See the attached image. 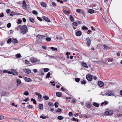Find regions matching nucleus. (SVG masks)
I'll return each instance as SVG.
<instances>
[{
    "instance_id": "11",
    "label": "nucleus",
    "mask_w": 122,
    "mask_h": 122,
    "mask_svg": "<svg viewBox=\"0 0 122 122\" xmlns=\"http://www.w3.org/2000/svg\"><path fill=\"white\" fill-rule=\"evenodd\" d=\"M91 116L90 114H89L87 113H86L84 114L83 116V117L85 118H89L91 117Z\"/></svg>"
},
{
    "instance_id": "54",
    "label": "nucleus",
    "mask_w": 122,
    "mask_h": 122,
    "mask_svg": "<svg viewBox=\"0 0 122 122\" xmlns=\"http://www.w3.org/2000/svg\"><path fill=\"white\" fill-rule=\"evenodd\" d=\"M73 25L75 26H77V23L75 22H74L73 23H72Z\"/></svg>"
},
{
    "instance_id": "2",
    "label": "nucleus",
    "mask_w": 122,
    "mask_h": 122,
    "mask_svg": "<svg viewBox=\"0 0 122 122\" xmlns=\"http://www.w3.org/2000/svg\"><path fill=\"white\" fill-rule=\"evenodd\" d=\"M106 95L109 96H114V92L112 91L109 90L106 92Z\"/></svg>"
},
{
    "instance_id": "25",
    "label": "nucleus",
    "mask_w": 122,
    "mask_h": 122,
    "mask_svg": "<svg viewBox=\"0 0 122 122\" xmlns=\"http://www.w3.org/2000/svg\"><path fill=\"white\" fill-rule=\"evenodd\" d=\"M63 11V12L66 14H69L70 13L68 11L66 10H64Z\"/></svg>"
},
{
    "instance_id": "53",
    "label": "nucleus",
    "mask_w": 122,
    "mask_h": 122,
    "mask_svg": "<svg viewBox=\"0 0 122 122\" xmlns=\"http://www.w3.org/2000/svg\"><path fill=\"white\" fill-rule=\"evenodd\" d=\"M91 105L90 103L88 104H87L86 107L87 108L90 107H91Z\"/></svg>"
},
{
    "instance_id": "58",
    "label": "nucleus",
    "mask_w": 122,
    "mask_h": 122,
    "mask_svg": "<svg viewBox=\"0 0 122 122\" xmlns=\"http://www.w3.org/2000/svg\"><path fill=\"white\" fill-rule=\"evenodd\" d=\"M4 116L2 115H0V120H2L4 119Z\"/></svg>"
},
{
    "instance_id": "3",
    "label": "nucleus",
    "mask_w": 122,
    "mask_h": 122,
    "mask_svg": "<svg viewBox=\"0 0 122 122\" xmlns=\"http://www.w3.org/2000/svg\"><path fill=\"white\" fill-rule=\"evenodd\" d=\"M30 61L32 63H36L38 61V59L36 58L32 57L30 58Z\"/></svg>"
},
{
    "instance_id": "1",
    "label": "nucleus",
    "mask_w": 122,
    "mask_h": 122,
    "mask_svg": "<svg viewBox=\"0 0 122 122\" xmlns=\"http://www.w3.org/2000/svg\"><path fill=\"white\" fill-rule=\"evenodd\" d=\"M18 27L21 30L20 32L23 35L26 34L28 32V29L26 25H19Z\"/></svg>"
},
{
    "instance_id": "59",
    "label": "nucleus",
    "mask_w": 122,
    "mask_h": 122,
    "mask_svg": "<svg viewBox=\"0 0 122 122\" xmlns=\"http://www.w3.org/2000/svg\"><path fill=\"white\" fill-rule=\"evenodd\" d=\"M52 5L54 7L56 6V4L55 2H53L52 3Z\"/></svg>"
},
{
    "instance_id": "21",
    "label": "nucleus",
    "mask_w": 122,
    "mask_h": 122,
    "mask_svg": "<svg viewBox=\"0 0 122 122\" xmlns=\"http://www.w3.org/2000/svg\"><path fill=\"white\" fill-rule=\"evenodd\" d=\"M41 5L43 7H45L46 6V4L44 2H42L41 4Z\"/></svg>"
},
{
    "instance_id": "5",
    "label": "nucleus",
    "mask_w": 122,
    "mask_h": 122,
    "mask_svg": "<svg viewBox=\"0 0 122 122\" xmlns=\"http://www.w3.org/2000/svg\"><path fill=\"white\" fill-rule=\"evenodd\" d=\"M92 75L88 74L86 76V78L88 81H91L92 80Z\"/></svg>"
},
{
    "instance_id": "35",
    "label": "nucleus",
    "mask_w": 122,
    "mask_h": 122,
    "mask_svg": "<svg viewBox=\"0 0 122 122\" xmlns=\"http://www.w3.org/2000/svg\"><path fill=\"white\" fill-rule=\"evenodd\" d=\"M80 80V79L78 78H76L75 79V81L77 82H79V81Z\"/></svg>"
},
{
    "instance_id": "47",
    "label": "nucleus",
    "mask_w": 122,
    "mask_h": 122,
    "mask_svg": "<svg viewBox=\"0 0 122 122\" xmlns=\"http://www.w3.org/2000/svg\"><path fill=\"white\" fill-rule=\"evenodd\" d=\"M11 26V24L10 23H9L7 25V27L8 28H9Z\"/></svg>"
},
{
    "instance_id": "29",
    "label": "nucleus",
    "mask_w": 122,
    "mask_h": 122,
    "mask_svg": "<svg viewBox=\"0 0 122 122\" xmlns=\"http://www.w3.org/2000/svg\"><path fill=\"white\" fill-rule=\"evenodd\" d=\"M38 98L39 100L41 101H42L43 100L42 97L41 95V94L40 95L38 96Z\"/></svg>"
},
{
    "instance_id": "12",
    "label": "nucleus",
    "mask_w": 122,
    "mask_h": 122,
    "mask_svg": "<svg viewBox=\"0 0 122 122\" xmlns=\"http://www.w3.org/2000/svg\"><path fill=\"white\" fill-rule=\"evenodd\" d=\"M24 72L27 74H29L31 73V71L30 70H29L26 69H24Z\"/></svg>"
},
{
    "instance_id": "23",
    "label": "nucleus",
    "mask_w": 122,
    "mask_h": 122,
    "mask_svg": "<svg viewBox=\"0 0 122 122\" xmlns=\"http://www.w3.org/2000/svg\"><path fill=\"white\" fill-rule=\"evenodd\" d=\"M39 108L41 110H42L43 108V105L41 104H39Z\"/></svg>"
},
{
    "instance_id": "19",
    "label": "nucleus",
    "mask_w": 122,
    "mask_h": 122,
    "mask_svg": "<svg viewBox=\"0 0 122 122\" xmlns=\"http://www.w3.org/2000/svg\"><path fill=\"white\" fill-rule=\"evenodd\" d=\"M43 98L45 100H47L49 99V97L47 96H44L43 97Z\"/></svg>"
},
{
    "instance_id": "43",
    "label": "nucleus",
    "mask_w": 122,
    "mask_h": 122,
    "mask_svg": "<svg viewBox=\"0 0 122 122\" xmlns=\"http://www.w3.org/2000/svg\"><path fill=\"white\" fill-rule=\"evenodd\" d=\"M46 40L48 42H49L51 41V38L50 37H46Z\"/></svg>"
},
{
    "instance_id": "61",
    "label": "nucleus",
    "mask_w": 122,
    "mask_h": 122,
    "mask_svg": "<svg viewBox=\"0 0 122 122\" xmlns=\"http://www.w3.org/2000/svg\"><path fill=\"white\" fill-rule=\"evenodd\" d=\"M4 16V14L3 13H1L0 15V17H2Z\"/></svg>"
},
{
    "instance_id": "24",
    "label": "nucleus",
    "mask_w": 122,
    "mask_h": 122,
    "mask_svg": "<svg viewBox=\"0 0 122 122\" xmlns=\"http://www.w3.org/2000/svg\"><path fill=\"white\" fill-rule=\"evenodd\" d=\"M23 7H27V5L26 4L25 1L24 0L23 2Z\"/></svg>"
},
{
    "instance_id": "15",
    "label": "nucleus",
    "mask_w": 122,
    "mask_h": 122,
    "mask_svg": "<svg viewBox=\"0 0 122 122\" xmlns=\"http://www.w3.org/2000/svg\"><path fill=\"white\" fill-rule=\"evenodd\" d=\"M43 18L44 20L48 22L50 21V20L47 17L45 16H43Z\"/></svg>"
},
{
    "instance_id": "63",
    "label": "nucleus",
    "mask_w": 122,
    "mask_h": 122,
    "mask_svg": "<svg viewBox=\"0 0 122 122\" xmlns=\"http://www.w3.org/2000/svg\"><path fill=\"white\" fill-rule=\"evenodd\" d=\"M29 100V99L28 98H27L26 99H25V100H24V101H25V102H27Z\"/></svg>"
},
{
    "instance_id": "36",
    "label": "nucleus",
    "mask_w": 122,
    "mask_h": 122,
    "mask_svg": "<svg viewBox=\"0 0 122 122\" xmlns=\"http://www.w3.org/2000/svg\"><path fill=\"white\" fill-rule=\"evenodd\" d=\"M82 29L83 30H88V28L87 27L85 26H83L82 27Z\"/></svg>"
},
{
    "instance_id": "57",
    "label": "nucleus",
    "mask_w": 122,
    "mask_h": 122,
    "mask_svg": "<svg viewBox=\"0 0 122 122\" xmlns=\"http://www.w3.org/2000/svg\"><path fill=\"white\" fill-rule=\"evenodd\" d=\"M22 22V21L21 20H20V19H19L18 20L17 23L18 24H20L21 23V22Z\"/></svg>"
},
{
    "instance_id": "56",
    "label": "nucleus",
    "mask_w": 122,
    "mask_h": 122,
    "mask_svg": "<svg viewBox=\"0 0 122 122\" xmlns=\"http://www.w3.org/2000/svg\"><path fill=\"white\" fill-rule=\"evenodd\" d=\"M25 62L26 64H29L30 63V62L27 60H25Z\"/></svg>"
},
{
    "instance_id": "7",
    "label": "nucleus",
    "mask_w": 122,
    "mask_h": 122,
    "mask_svg": "<svg viewBox=\"0 0 122 122\" xmlns=\"http://www.w3.org/2000/svg\"><path fill=\"white\" fill-rule=\"evenodd\" d=\"M86 44L88 46H90L91 42V40L88 37L86 38Z\"/></svg>"
},
{
    "instance_id": "40",
    "label": "nucleus",
    "mask_w": 122,
    "mask_h": 122,
    "mask_svg": "<svg viewBox=\"0 0 122 122\" xmlns=\"http://www.w3.org/2000/svg\"><path fill=\"white\" fill-rule=\"evenodd\" d=\"M49 70V69L48 68H44V71L45 72H48Z\"/></svg>"
},
{
    "instance_id": "48",
    "label": "nucleus",
    "mask_w": 122,
    "mask_h": 122,
    "mask_svg": "<svg viewBox=\"0 0 122 122\" xmlns=\"http://www.w3.org/2000/svg\"><path fill=\"white\" fill-rule=\"evenodd\" d=\"M81 83L82 84H86V82L85 80H83L81 81Z\"/></svg>"
},
{
    "instance_id": "55",
    "label": "nucleus",
    "mask_w": 122,
    "mask_h": 122,
    "mask_svg": "<svg viewBox=\"0 0 122 122\" xmlns=\"http://www.w3.org/2000/svg\"><path fill=\"white\" fill-rule=\"evenodd\" d=\"M37 18L38 20L41 21H42V19L40 17H37Z\"/></svg>"
},
{
    "instance_id": "49",
    "label": "nucleus",
    "mask_w": 122,
    "mask_h": 122,
    "mask_svg": "<svg viewBox=\"0 0 122 122\" xmlns=\"http://www.w3.org/2000/svg\"><path fill=\"white\" fill-rule=\"evenodd\" d=\"M48 105L50 106H54V105L51 102H49L48 103Z\"/></svg>"
},
{
    "instance_id": "17",
    "label": "nucleus",
    "mask_w": 122,
    "mask_h": 122,
    "mask_svg": "<svg viewBox=\"0 0 122 122\" xmlns=\"http://www.w3.org/2000/svg\"><path fill=\"white\" fill-rule=\"evenodd\" d=\"M25 81L27 82H30L31 81V79L27 77H25Z\"/></svg>"
},
{
    "instance_id": "38",
    "label": "nucleus",
    "mask_w": 122,
    "mask_h": 122,
    "mask_svg": "<svg viewBox=\"0 0 122 122\" xmlns=\"http://www.w3.org/2000/svg\"><path fill=\"white\" fill-rule=\"evenodd\" d=\"M26 96H28L29 95V93L27 91H26L25 92L23 93Z\"/></svg>"
},
{
    "instance_id": "27",
    "label": "nucleus",
    "mask_w": 122,
    "mask_h": 122,
    "mask_svg": "<svg viewBox=\"0 0 122 122\" xmlns=\"http://www.w3.org/2000/svg\"><path fill=\"white\" fill-rule=\"evenodd\" d=\"M70 20H71V22H73L74 21V19L73 17L72 16V15H71L70 16Z\"/></svg>"
},
{
    "instance_id": "37",
    "label": "nucleus",
    "mask_w": 122,
    "mask_h": 122,
    "mask_svg": "<svg viewBox=\"0 0 122 122\" xmlns=\"http://www.w3.org/2000/svg\"><path fill=\"white\" fill-rule=\"evenodd\" d=\"M27 107L29 108H33V106L31 105H28Z\"/></svg>"
},
{
    "instance_id": "41",
    "label": "nucleus",
    "mask_w": 122,
    "mask_h": 122,
    "mask_svg": "<svg viewBox=\"0 0 122 122\" xmlns=\"http://www.w3.org/2000/svg\"><path fill=\"white\" fill-rule=\"evenodd\" d=\"M81 10V9H76V11L78 13H80Z\"/></svg>"
},
{
    "instance_id": "62",
    "label": "nucleus",
    "mask_w": 122,
    "mask_h": 122,
    "mask_svg": "<svg viewBox=\"0 0 122 122\" xmlns=\"http://www.w3.org/2000/svg\"><path fill=\"white\" fill-rule=\"evenodd\" d=\"M35 94L36 95L38 96H39L41 94L40 93L37 92H35Z\"/></svg>"
},
{
    "instance_id": "64",
    "label": "nucleus",
    "mask_w": 122,
    "mask_h": 122,
    "mask_svg": "<svg viewBox=\"0 0 122 122\" xmlns=\"http://www.w3.org/2000/svg\"><path fill=\"white\" fill-rule=\"evenodd\" d=\"M76 100L75 99H73V100L72 102L73 103H74L76 102Z\"/></svg>"
},
{
    "instance_id": "51",
    "label": "nucleus",
    "mask_w": 122,
    "mask_h": 122,
    "mask_svg": "<svg viewBox=\"0 0 122 122\" xmlns=\"http://www.w3.org/2000/svg\"><path fill=\"white\" fill-rule=\"evenodd\" d=\"M80 13L82 14L83 15H85L84 11L83 10H81Z\"/></svg>"
},
{
    "instance_id": "16",
    "label": "nucleus",
    "mask_w": 122,
    "mask_h": 122,
    "mask_svg": "<svg viewBox=\"0 0 122 122\" xmlns=\"http://www.w3.org/2000/svg\"><path fill=\"white\" fill-rule=\"evenodd\" d=\"M94 12V10L93 9H90L88 10V12L92 14Z\"/></svg>"
},
{
    "instance_id": "28",
    "label": "nucleus",
    "mask_w": 122,
    "mask_h": 122,
    "mask_svg": "<svg viewBox=\"0 0 122 122\" xmlns=\"http://www.w3.org/2000/svg\"><path fill=\"white\" fill-rule=\"evenodd\" d=\"M64 118V117L61 116H59L57 117V118L60 120H62Z\"/></svg>"
},
{
    "instance_id": "32",
    "label": "nucleus",
    "mask_w": 122,
    "mask_h": 122,
    "mask_svg": "<svg viewBox=\"0 0 122 122\" xmlns=\"http://www.w3.org/2000/svg\"><path fill=\"white\" fill-rule=\"evenodd\" d=\"M29 21L30 22H31L32 23H34V19L32 18H31L30 19Z\"/></svg>"
},
{
    "instance_id": "6",
    "label": "nucleus",
    "mask_w": 122,
    "mask_h": 122,
    "mask_svg": "<svg viewBox=\"0 0 122 122\" xmlns=\"http://www.w3.org/2000/svg\"><path fill=\"white\" fill-rule=\"evenodd\" d=\"M36 37L40 40L45 39L46 37L45 36L39 34L37 35Z\"/></svg>"
},
{
    "instance_id": "50",
    "label": "nucleus",
    "mask_w": 122,
    "mask_h": 122,
    "mask_svg": "<svg viewBox=\"0 0 122 122\" xmlns=\"http://www.w3.org/2000/svg\"><path fill=\"white\" fill-rule=\"evenodd\" d=\"M32 13L35 15H36L38 14L36 10H33L32 11Z\"/></svg>"
},
{
    "instance_id": "20",
    "label": "nucleus",
    "mask_w": 122,
    "mask_h": 122,
    "mask_svg": "<svg viewBox=\"0 0 122 122\" xmlns=\"http://www.w3.org/2000/svg\"><path fill=\"white\" fill-rule=\"evenodd\" d=\"M93 105L94 106L96 107H98L99 106V104L95 102H94L93 103Z\"/></svg>"
},
{
    "instance_id": "46",
    "label": "nucleus",
    "mask_w": 122,
    "mask_h": 122,
    "mask_svg": "<svg viewBox=\"0 0 122 122\" xmlns=\"http://www.w3.org/2000/svg\"><path fill=\"white\" fill-rule=\"evenodd\" d=\"M51 74V73L50 72H48L47 75L46 77V78H49V77L50 76Z\"/></svg>"
},
{
    "instance_id": "42",
    "label": "nucleus",
    "mask_w": 122,
    "mask_h": 122,
    "mask_svg": "<svg viewBox=\"0 0 122 122\" xmlns=\"http://www.w3.org/2000/svg\"><path fill=\"white\" fill-rule=\"evenodd\" d=\"M61 111L62 110L61 109L58 108L56 110V112H59L61 113Z\"/></svg>"
},
{
    "instance_id": "26",
    "label": "nucleus",
    "mask_w": 122,
    "mask_h": 122,
    "mask_svg": "<svg viewBox=\"0 0 122 122\" xmlns=\"http://www.w3.org/2000/svg\"><path fill=\"white\" fill-rule=\"evenodd\" d=\"M12 42L14 44L15 43H17L18 42L17 40L16 39H14L12 40Z\"/></svg>"
},
{
    "instance_id": "44",
    "label": "nucleus",
    "mask_w": 122,
    "mask_h": 122,
    "mask_svg": "<svg viewBox=\"0 0 122 122\" xmlns=\"http://www.w3.org/2000/svg\"><path fill=\"white\" fill-rule=\"evenodd\" d=\"M10 10L9 9H7L6 10V12L8 14L10 13Z\"/></svg>"
},
{
    "instance_id": "22",
    "label": "nucleus",
    "mask_w": 122,
    "mask_h": 122,
    "mask_svg": "<svg viewBox=\"0 0 122 122\" xmlns=\"http://www.w3.org/2000/svg\"><path fill=\"white\" fill-rule=\"evenodd\" d=\"M56 95L57 97H61V93L59 92H57L56 93Z\"/></svg>"
},
{
    "instance_id": "34",
    "label": "nucleus",
    "mask_w": 122,
    "mask_h": 122,
    "mask_svg": "<svg viewBox=\"0 0 122 122\" xmlns=\"http://www.w3.org/2000/svg\"><path fill=\"white\" fill-rule=\"evenodd\" d=\"M54 106L55 107L57 108L58 107V103L57 102H55L54 104Z\"/></svg>"
},
{
    "instance_id": "13",
    "label": "nucleus",
    "mask_w": 122,
    "mask_h": 122,
    "mask_svg": "<svg viewBox=\"0 0 122 122\" xmlns=\"http://www.w3.org/2000/svg\"><path fill=\"white\" fill-rule=\"evenodd\" d=\"M82 33L81 31H77L76 33V35L77 36H80L81 35Z\"/></svg>"
},
{
    "instance_id": "18",
    "label": "nucleus",
    "mask_w": 122,
    "mask_h": 122,
    "mask_svg": "<svg viewBox=\"0 0 122 122\" xmlns=\"http://www.w3.org/2000/svg\"><path fill=\"white\" fill-rule=\"evenodd\" d=\"M82 65L84 67H86L87 68H88V66H87L86 64L85 63L82 62Z\"/></svg>"
},
{
    "instance_id": "52",
    "label": "nucleus",
    "mask_w": 122,
    "mask_h": 122,
    "mask_svg": "<svg viewBox=\"0 0 122 122\" xmlns=\"http://www.w3.org/2000/svg\"><path fill=\"white\" fill-rule=\"evenodd\" d=\"M108 60L109 62H111L113 61V59L112 58H108Z\"/></svg>"
},
{
    "instance_id": "31",
    "label": "nucleus",
    "mask_w": 122,
    "mask_h": 122,
    "mask_svg": "<svg viewBox=\"0 0 122 122\" xmlns=\"http://www.w3.org/2000/svg\"><path fill=\"white\" fill-rule=\"evenodd\" d=\"M15 56L17 58H20L21 56L20 54H17Z\"/></svg>"
},
{
    "instance_id": "14",
    "label": "nucleus",
    "mask_w": 122,
    "mask_h": 122,
    "mask_svg": "<svg viewBox=\"0 0 122 122\" xmlns=\"http://www.w3.org/2000/svg\"><path fill=\"white\" fill-rule=\"evenodd\" d=\"M16 85L17 86H18L21 83L20 80L19 79H17L16 80Z\"/></svg>"
},
{
    "instance_id": "30",
    "label": "nucleus",
    "mask_w": 122,
    "mask_h": 122,
    "mask_svg": "<svg viewBox=\"0 0 122 122\" xmlns=\"http://www.w3.org/2000/svg\"><path fill=\"white\" fill-rule=\"evenodd\" d=\"M12 42V39L11 38H10L8 39L7 41V43L8 44H10Z\"/></svg>"
},
{
    "instance_id": "9",
    "label": "nucleus",
    "mask_w": 122,
    "mask_h": 122,
    "mask_svg": "<svg viewBox=\"0 0 122 122\" xmlns=\"http://www.w3.org/2000/svg\"><path fill=\"white\" fill-rule=\"evenodd\" d=\"M9 93L6 92H5L2 93L1 95V97L2 96H7L9 95Z\"/></svg>"
},
{
    "instance_id": "4",
    "label": "nucleus",
    "mask_w": 122,
    "mask_h": 122,
    "mask_svg": "<svg viewBox=\"0 0 122 122\" xmlns=\"http://www.w3.org/2000/svg\"><path fill=\"white\" fill-rule=\"evenodd\" d=\"M113 113V111L111 110L106 111L104 113V114L107 115H111Z\"/></svg>"
},
{
    "instance_id": "8",
    "label": "nucleus",
    "mask_w": 122,
    "mask_h": 122,
    "mask_svg": "<svg viewBox=\"0 0 122 122\" xmlns=\"http://www.w3.org/2000/svg\"><path fill=\"white\" fill-rule=\"evenodd\" d=\"M3 72L5 73H8V74H12L14 75H15V74L16 73H17L16 72V73H15V74L14 73H13L12 72L9 71H7L6 70H4L3 71Z\"/></svg>"
},
{
    "instance_id": "60",
    "label": "nucleus",
    "mask_w": 122,
    "mask_h": 122,
    "mask_svg": "<svg viewBox=\"0 0 122 122\" xmlns=\"http://www.w3.org/2000/svg\"><path fill=\"white\" fill-rule=\"evenodd\" d=\"M68 115L70 116H71L72 115V113L71 112H69Z\"/></svg>"
},
{
    "instance_id": "45",
    "label": "nucleus",
    "mask_w": 122,
    "mask_h": 122,
    "mask_svg": "<svg viewBox=\"0 0 122 122\" xmlns=\"http://www.w3.org/2000/svg\"><path fill=\"white\" fill-rule=\"evenodd\" d=\"M47 56H48L49 58V59H50L51 58H54L55 57V56H49V55H47Z\"/></svg>"
},
{
    "instance_id": "10",
    "label": "nucleus",
    "mask_w": 122,
    "mask_h": 122,
    "mask_svg": "<svg viewBox=\"0 0 122 122\" xmlns=\"http://www.w3.org/2000/svg\"><path fill=\"white\" fill-rule=\"evenodd\" d=\"M98 84L99 86L101 87H103L104 86V83L101 81H98Z\"/></svg>"
},
{
    "instance_id": "33",
    "label": "nucleus",
    "mask_w": 122,
    "mask_h": 122,
    "mask_svg": "<svg viewBox=\"0 0 122 122\" xmlns=\"http://www.w3.org/2000/svg\"><path fill=\"white\" fill-rule=\"evenodd\" d=\"M51 49L53 51H57V49L56 48H54L53 47H51Z\"/></svg>"
},
{
    "instance_id": "39",
    "label": "nucleus",
    "mask_w": 122,
    "mask_h": 122,
    "mask_svg": "<svg viewBox=\"0 0 122 122\" xmlns=\"http://www.w3.org/2000/svg\"><path fill=\"white\" fill-rule=\"evenodd\" d=\"M47 117H48V116H45V117H43V116L41 115L40 117V118H42L43 119H46Z\"/></svg>"
}]
</instances>
